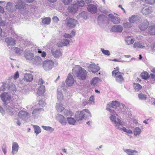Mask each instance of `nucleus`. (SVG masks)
I'll list each match as a JSON object with an SVG mask.
<instances>
[{"label": "nucleus", "instance_id": "obj_1", "mask_svg": "<svg viewBox=\"0 0 155 155\" xmlns=\"http://www.w3.org/2000/svg\"><path fill=\"white\" fill-rule=\"evenodd\" d=\"M73 73H76V76L79 79L85 80L87 77V72L79 65H76L72 69Z\"/></svg>", "mask_w": 155, "mask_h": 155}, {"label": "nucleus", "instance_id": "obj_40", "mask_svg": "<svg viewBox=\"0 0 155 155\" xmlns=\"http://www.w3.org/2000/svg\"><path fill=\"white\" fill-rule=\"evenodd\" d=\"M120 104L117 101H113L111 104V107L114 109H118L120 108Z\"/></svg>", "mask_w": 155, "mask_h": 155}, {"label": "nucleus", "instance_id": "obj_35", "mask_svg": "<svg viewBox=\"0 0 155 155\" xmlns=\"http://www.w3.org/2000/svg\"><path fill=\"white\" fill-rule=\"evenodd\" d=\"M125 40L127 44L128 45L133 44L135 41V40L132 36H127L125 37Z\"/></svg>", "mask_w": 155, "mask_h": 155}, {"label": "nucleus", "instance_id": "obj_23", "mask_svg": "<svg viewBox=\"0 0 155 155\" xmlns=\"http://www.w3.org/2000/svg\"><path fill=\"white\" fill-rule=\"evenodd\" d=\"M69 40L64 39L61 41H58L57 43V45L58 47H62L67 46L69 45Z\"/></svg>", "mask_w": 155, "mask_h": 155}, {"label": "nucleus", "instance_id": "obj_2", "mask_svg": "<svg viewBox=\"0 0 155 155\" xmlns=\"http://www.w3.org/2000/svg\"><path fill=\"white\" fill-rule=\"evenodd\" d=\"M75 118L78 121L82 120L86 117H91V114L87 109H84L80 112H77L75 114Z\"/></svg>", "mask_w": 155, "mask_h": 155}, {"label": "nucleus", "instance_id": "obj_3", "mask_svg": "<svg viewBox=\"0 0 155 155\" xmlns=\"http://www.w3.org/2000/svg\"><path fill=\"white\" fill-rule=\"evenodd\" d=\"M77 2L75 4H71L68 7V10L70 12L75 13L78 10L79 7H83L84 5V1L81 0L80 1H76Z\"/></svg>", "mask_w": 155, "mask_h": 155}, {"label": "nucleus", "instance_id": "obj_27", "mask_svg": "<svg viewBox=\"0 0 155 155\" xmlns=\"http://www.w3.org/2000/svg\"><path fill=\"white\" fill-rule=\"evenodd\" d=\"M101 80L97 77L93 78L90 81V84L92 86H97L98 84L101 82Z\"/></svg>", "mask_w": 155, "mask_h": 155}, {"label": "nucleus", "instance_id": "obj_17", "mask_svg": "<svg viewBox=\"0 0 155 155\" xmlns=\"http://www.w3.org/2000/svg\"><path fill=\"white\" fill-rule=\"evenodd\" d=\"M5 41L8 48H10L15 44V41L12 38H7L5 39Z\"/></svg>", "mask_w": 155, "mask_h": 155}, {"label": "nucleus", "instance_id": "obj_7", "mask_svg": "<svg viewBox=\"0 0 155 155\" xmlns=\"http://www.w3.org/2000/svg\"><path fill=\"white\" fill-rule=\"evenodd\" d=\"M54 64L52 60L48 59L43 62L42 66L45 71H48L52 69Z\"/></svg>", "mask_w": 155, "mask_h": 155}, {"label": "nucleus", "instance_id": "obj_19", "mask_svg": "<svg viewBox=\"0 0 155 155\" xmlns=\"http://www.w3.org/2000/svg\"><path fill=\"white\" fill-rule=\"evenodd\" d=\"M123 29L122 26L120 25H115L112 27L111 31L114 32L121 33Z\"/></svg>", "mask_w": 155, "mask_h": 155}, {"label": "nucleus", "instance_id": "obj_6", "mask_svg": "<svg viewBox=\"0 0 155 155\" xmlns=\"http://www.w3.org/2000/svg\"><path fill=\"white\" fill-rule=\"evenodd\" d=\"M112 76L115 78L117 82L121 83L124 80L123 77V74L117 70H114L112 72Z\"/></svg>", "mask_w": 155, "mask_h": 155}, {"label": "nucleus", "instance_id": "obj_4", "mask_svg": "<svg viewBox=\"0 0 155 155\" xmlns=\"http://www.w3.org/2000/svg\"><path fill=\"white\" fill-rule=\"evenodd\" d=\"M116 114H112L110 117V119L112 123L114 125L116 128L118 129H121L123 127V122L120 120V117H116Z\"/></svg>", "mask_w": 155, "mask_h": 155}, {"label": "nucleus", "instance_id": "obj_12", "mask_svg": "<svg viewBox=\"0 0 155 155\" xmlns=\"http://www.w3.org/2000/svg\"><path fill=\"white\" fill-rule=\"evenodd\" d=\"M100 67L98 64H96L94 63L90 64L88 67V71L93 73L97 72L100 69Z\"/></svg>", "mask_w": 155, "mask_h": 155}, {"label": "nucleus", "instance_id": "obj_60", "mask_svg": "<svg viewBox=\"0 0 155 155\" xmlns=\"http://www.w3.org/2000/svg\"><path fill=\"white\" fill-rule=\"evenodd\" d=\"M0 97H11V96L7 92H4L1 94Z\"/></svg>", "mask_w": 155, "mask_h": 155}, {"label": "nucleus", "instance_id": "obj_59", "mask_svg": "<svg viewBox=\"0 0 155 155\" xmlns=\"http://www.w3.org/2000/svg\"><path fill=\"white\" fill-rule=\"evenodd\" d=\"M57 95V97H62L63 96V94L59 88H58V89Z\"/></svg>", "mask_w": 155, "mask_h": 155}, {"label": "nucleus", "instance_id": "obj_50", "mask_svg": "<svg viewBox=\"0 0 155 155\" xmlns=\"http://www.w3.org/2000/svg\"><path fill=\"white\" fill-rule=\"evenodd\" d=\"M134 89L137 91H139L142 88L141 86L139 83H134Z\"/></svg>", "mask_w": 155, "mask_h": 155}, {"label": "nucleus", "instance_id": "obj_41", "mask_svg": "<svg viewBox=\"0 0 155 155\" xmlns=\"http://www.w3.org/2000/svg\"><path fill=\"white\" fill-rule=\"evenodd\" d=\"M56 108L59 112H61L64 109L62 104L57 103H56Z\"/></svg>", "mask_w": 155, "mask_h": 155}, {"label": "nucleus", "instance_id": "obj_47", "mask_svg": "<svg viewBox=\"0 0 155 155\" xmlns=\"http://www.w3.org/2000/svg\"><path fill=\"white\" fill-rule=\"evenodd\" d=\"M64 115L67 118L68 117H70L72 116L73 114L70 110L65 109L64 111Z\"/></svg>", "mask_w": 155, "mask_h": 155}, {"label": "nucleus", "instance_id": "obj_39", "mask_svg": "<svg viewBox=\"0 0 155 155\" xmlns=\"http://www.w3.org/2000/svg\"><path fill=\"white\" fill-rule=\"evenodd\" d=\"M22 14L25 19H28L31 16L30 13L28 10H25L22 12Z\"/></svg>", "mask_w": 155, "mask_h": 155}, {"label": "nucleus", "instance_id": "obj_38", "mask_svg": "<svg viewBox=\"0 0 155 155\" xmlns=\"http://www.w3.org/2000/svg\"><path fill=\"white\" fill-rule=\"evenodd\" d=\"M124 151L128 155H137V151L131 150H124Z\"/></svg>", "mask_w": 155, "mask_h": 155}, {"label": "nucleus", "instance_id": "obj_8", "mask_svg": "<svg viewBox=\"0 0 155 155\" xmlns=\"http://www.w3.org/2000/svg\"><path fill=\"white\" fill-rule=\"evenodd\" d=\"M67 25L70 28H74L78 24L77 20L71 18H67L65 20Z\"/></svg>", "mask_w": 155, "mask_h": 155}, {"label": "nucleus", "instance_id": "obj_44", "mask_svg": "<svg viewBox=\"0 0 155 155\" xmlns=\"http://www.w3.org/2000/svg\"><path fill=\"white\" fill-rule=\"evenodd\" d=\"M140 76L143 79L145 80H147L149 78V75L146 71H143L141 73Z\"/></svg>", "mask_w": 155, "mask_h": 155}, {"label": "nucleus", "instance_id": "obj_32", "mask_svg": "<svg viewBox=\"0 0 155 155\" xmlns=\"http://www.w3.org/2000/svg\"><path fill=\"white\" fill-rule=\"evenodd\" d=\"M23 79L24 80L30 82L32 81L33 76L31 74L27 73L24 75Z\"/></svg>", "mask_w": 155, "mask_h": 155}, {"label": "nucleus", "instance_id": "obj_9", "mask_svg": "<svg viewBox=\"0 0 155 155\" xmlns=\"http://www.w3.org/2000/svg\"><path fill=\"white\" fill-rule=\"evenodd\" d=\"M98 6L96 3L91 4L88 5L87 9L88 11L92 14L97 12Z\"/></svg>", "mask_w": 155, "mask_h": 155}, {"label": "nucleus", "instance_id": "obj_33", "mask_svg": "<svg viewBox=\"0 0 155 155\" xmlns=\"http://www.w3.org/2000/svg\"><path fill=\"white\" fill-rule=\"evenodd\" d=\"M45 92V86L44 85H41L38 87L37 94L39 96H42Z\"/></svg>", "mask_w": 155, "mask_h": 155}, {"label": "nucleus", "instance_id": "obj_13", "mask_svg": "<svg viewBox=\"0 0 155 155\" xmlns=\"http://www.w3.org/2000/svg\"><path fill=\"white\" fill-rule=\"evenodd\" d=\"M149 22L147 20L145 19L138 25L139 28L141 31L145 30L149 26Z\"/></svg>", "mask_w": 155, "mask_h": 155}, {"label": "nucleus", "instance_id": "obj_63", "mask_svg": "<svg viewBox=\"0 0 155 155\" xmlns=\"http://www.w3.org/2000/svg\"><path fill=\"white\" fill-rule=\"evenodd\" d=\"M63 37L66 38H72L71 35L67 33H65L63 36Z\"/></svg>", "mask_w": 155, "mask_h": 155}, {"label": "nucleus", "instance_id": "obj_55", "mask_svg": "<svg viewBox=\"0 0 155 155\" xmlns=\"http://www.w3.org/2000/svg\"><path fill=\"white\" fill-rule=\"evenodd\" d=\"M120 130H122L124 132H127L128 134H132V131L131 130L129 129H127L125 127H122L121 129Z\"/></svg>", "mask_w": 155, "mask_h": 155}, {"label": "nucleus", "instance_id": "obj_58", "mask_svg": "<svg viewBox=\"0 0 155 155\" xmlns=\"http://www.w3.org/2000/svg\"><path fill=\"white\" fill-rule=\"evenodd\" d=\"M38 104L41 106H44L45 104V102L43 100H40L38 101Z\"/></svg>", "mask_w": 155, "mask_h": 155}, {"label": "nucleus", "instance_id": "obj_22", "mask_svg": "<svg viewBox=\"0 0 155 155\" xmlns=\"http://www.w3.org/2000/svg\"><path fill=\"white\" fill-rule=\"evenodd\" d=\"M15 7L19 9H24L25 4L22 0H17L15 2Z\"/></svg>", "mask_w": 155, "mask_h": 155}, {"label": "nucleus", "instance_id": "obj_56", "mask_svg": "<svg viewBox=\"0 0 155 155\" xmlns=\"http://www.w3.org/2000/svg\"><path fill=\"white\" fill-rule=\"evenodd\" d=\"M37 51L39 53L41 54V56L43 57H45L46 56V53L44 51H42L41 49H38Z\"/></svg>", "mask_w": 155, "mask_h": 155}, {"label": "nucleus", "instance_id": "obj_31", "mask_svg": "<svg viewBox=\"0 0 155 155\" xmlns=\"http://www.w3.org/2000/svg\"><path fill=\"white\" fill-rule=\"evenodd\" d=\"M44 110V109L42 108H36L33 111L32 113L33 116L35 118L37 117L40 113Z\"/></svg>", "mask_w": 155, "mask_h": 155}, {"label": "nucleus", "instance_id": "obj_21", "mask_svg": "<svg viewBox=\"0 0 155 155\" xmlns=\"http://www.w3.org/2000/svg\"><path fill=\"white\" fill-rule=\"evenodd\" d=\"M140 19L141 17L139 15H134L129 17V21L130 23H134L138 22Z\"/></svg>", "mask_w": 155, "mask_h": 155}, {"label": "nucleus", "instance_id": "obj_49", "mask_svg": "<svg viewBox=\"0 0 155 155\" xmlns=\"http://www.w3.org/2000/svg\"><path fill=\"white\" fill-rule=\"evenodd\" d=\"M33 127L34 129L35 132L38 134L41 132V130L40 127L38 126L34 125Z\"/></svg>", "mask_w": 155, "mask_h": 155}, {"label": "nucleus", "instance_id": "obj_52", "mask_svg": "<svg viewBox=\"0 0 155 155\" xmlns=\"http://www.w3.org/2000/svg\"><path fill=\"white\" fill-rule=\"evenodd\" d=\"M106 110L107 111H108L110 112V115L112 114H116V115L117 116H118V113H121V112H116V111L113 110L111 109L109 107H107L106 108Z\"/></svg>", "mask_w": 155, "mask_h": 155}, {"label": "nucleus", "instance_id": "obj_5", "mask_svg": "<svg viewBox=\"0 0 155 155\" xmlns=\"http://www.w3.org/2000/svg\"><path fill=\"white\" fill-rule=\"evenodd\" d=\"M3 102L4 107L6 109L7 111L9 114H13V109L10 106L11 97H1Z\"/></svg>", "mask_w": 155, "mask_h": 155}, {"label": "nucleus", "instance_id": "obj_61", "mask_svg": "<svg viewBox=\"0 0 155 155\" xmlns=\"http://www.w3.org/2000/svg\"><path fill=\"white\" fill-rule=\"evenodd\" d=\"M145 2L148 4H153L155 2V0H145Z\"/></svg>", "mask_w": 155, "mask_h": 155}, {"label": "nucleus", "instance_id": "obj_11", "mask_svg": "<svg viewBox=\"0 0 155 155\" xmlns=\"http://www.w3.org/2000/svg\"><path fill=\"white\" fill-rule=\"evenodd\" d=\"M144 6L142 8L141 10V13L144 15H147L151 13L152 12V9L151 7L148 5H143Z\"/></svg>", "mask_w": 155, "mask_h": 155}, {"label": "nucleus", "instance_id": "obj_48", "mask_svg": "<svg viewBox=\"0 0 155 155\" xmlns=\"http://www.w3.org/2000/svg\"><path fill=\"white\" fill-rule=\"evenodd\" d=\"M13 51L16 54L18 55H21L23 52L22 49H20L18 47H14L13 48Z\"/></svg>", "mask_w": 155, "mask_h": 155}, {"label": "nucleus", "instance_id": "obj_64", "mask_svg": "<svg viewBox=\"0 0 155 155\" xmlns=\"http://www.w3.org/2000/svg\"><path fill=\"white\" fill-rule=\"evenodd\" d=\"M151 51L152 53H155V44H154L151 47Z\"/></svg>", "mask_w": 155, "mask_h": 155}, {"label": "nucleus", "instance_id": "obj_34", "mask_svg": "<svg viewBox=\"0 0 155 155\" xmlns=\"http://www.w3.org/2000/svg\"><path fill=\"white\" fill-rule=\"evenodd\" d=\"M147 31L149 34L151 35H155V24L150 25Z\"/></svg>", "mask_w": 155, "mask_h": 155}, {"label": "nucleus", "instance_id": "obj_45", "mask_svg": "<svg viewBox=\"0 0 155 155\" xmlns=\"http://www.w3.org/2000/svg\"><path fill=\"white\" fill-rule=\"evenodd\" d=\"M51 18L49 17H45L42 19V22L44 24L48 25L51 22Z\"/></svg>", "mask_w": 155, "mask_h": 155}, {"label": "nucleus", "instance_id": "obj_62", "mask_svg": "<svg viewBox=\"0 0 155 155\" xmlns=\"http://www.w3.org/2000/svg\"><path fill=\"white\" fill-rule=\"evenodd\" d=\"M19 77V73L18 71H16L13 76V79L16 80Z\"/></svg>", "mask_w": 155, "mask_h": 155}, {"label": "nucleus", "instance_id": "obj_53", "mask_svg": "<svg viewBox=\"0 0 155 155\" xmlns=\"http://www.w3.org/2000/svg\"><path fill=\"white\" fill-rule=\"evenodd\" d=\"M42 127L44 130L47 131H50L51 132H52L54 130V129L50 127L42 126Z\"/></svg>", "mask_w": 155, "mask_h": 155}, {"label": "nucleus", "instance_id": "obj_20", "mask_svg": "<svg viewBox=\"0 0 155 155\" xmlns=\"http://www.w3.org/2000/svg\"><path fill=\"white\" fill-rule=\"evenodd\" d=\"M120 110H119V109L118 112H121V113H118V116L120 115V114H126L128 111V108L127 106H125L123 104H121L120 105Z\"/></svg>", "mask_w": 155, "mask_h": 155}, {"label": "nucleus", "instance_id": "obj_37", "mask_svg": "<svg viewBox=\"0 0 155 155\" xmlns=\"http://www.w3.org/2000/svg\"><path fill=\"white\" fill-rule=\"evenodd\" d=\"M77 18L78 19L86 20L87 18L86 13L85 12H83L79 13L77 16Z\"/></svg>", "mask_w": 155, "mask_h": 155}, {"label": "nucleus", "instance_id": "obj_30", "mask_svg": "<svg viewBox=\"0 0 155 155\" xmlns=\"http://www.w3.org/2000/svg\"><path fill=\"white\" fill-rule=\"evenodd\" d=\"M24 55L26 59L28 60H32L33 58L34 57V54L28 51H25Z\"/></svg>", "mask_w": 155, "mask_h": 155}, {"label": "nucleus", "instance_id": "obj_18", "mask_svg": "<svg viewBox=\"0 0 155 155\" xmlns=\"http://www.w3.org/2000/svg\"><path fill=\"white\" fill-rule=\"evenodd\" d=\"M108 16L110 19L114 24H118L120 23V19L119 17L115 16L112 14H109Z\"/></svg>", "mask_w": 155, "mask_h": 155}, {"label": "nucleus", "instance_id": "obj_46", "mask_svg": "<svg viewBox=\"0 0 155 155\" xmlns=\"http://www.w3.org/2000/svg\"><path fill=\"white\" fill-rule=\"evenodd\" d=\"M106 18V17L104 15H100L98 17L97 21L99 24L100 25V23L103 22Z\"/></svg>", "mask_w": 155, "mask_h": 155}, {"label": "nucleus", "instance_id": "obj_51", "mask_svg": "<svg viewBox=\"0 0 155 155\" xmlns=\"http://www.w3.org/2000/svg\"><path fill=\"white\" fill-rule=\"evenodd\" d=\"M7 87V83L3 82L2 85L0 87V91H5L6 90Z\"/></svg>", "mask_w": 155, "mask_h": 155}, {"label": "nucleus", "instance_id": "obj_15", "mask_svg": "<svg viewBox=\"0 0 155 155\" xmlns=\"http://www.w3.org/2000/svg\"><path fill=\"white\" fill-rule=\"evenodd\" d=\"M65 82L66 84L68 86H72L74 82V80L73 76L69 74L66 79Z\"/></svg>", "mask_w": 155, "mask_h": 155}, {"label": "nucleus", "instance_id": "obj_24", "mask_svg": "<svg viewBox=\"0 0 155 155\" xmlns=\"http://www.w3.org/2000/svg\"><path fill=\"white\" fill-rule=\"evenodd\" d=\"M7 87L8 89L10 91L14 92L16 91V88L15 85L10 81L7 83Z\"/></svg>", "mask_w": 155, "mask_h": 155}, {"label": "nucleus", "instance_id": "obj_26", "mask_svg": "<svg viewBox=\"0 0 155 155\" xmlns=\"http://www.w3.org/2000/svg\"><path fill=\"white\" fill-rule=\"evenodd\" d=\"M15 5L14 3L8 2L6 6V8L8 11L13 12L16 9V8Z\"/></svg>", "mask_w": 155, "mask_h": 155}, {"label": "nucleus", "instance_id": "obj_54", "mask_svg": "<svg viewBox=\"0 0 155 155\" xmlns=\"http://www.w3.org/2000/svg\"><path fill=\"white\" fill-rule=\"evenodd\" d=\"M101 51L104 54L107 56L110 55V52L109 51L105 50L102 48H101Z\"/></svg>", "mask_w": 155, "mask_h": 155}, {"label": "nucleus", "instance_id": "obj_29", "mask_svg": "<svg viewBox=\"0 0 155 155\" xmlns=\"http://www.w3.org/2000/svg\"><path fill=\"white\" fill-rule=\"evenodd\" d=\"M51 53L55 58H59L62 55L61 51L58 49H53L51 50Z\"/></svg>", "mask_w": 155, "mask_h": 155}, {"label": "nucleus", "instance_id": "obj_28", "mask_svg": "<svg viewBox=\"0 0 155 155\" xmlns=\"http://www.w3.org/2000/svg\"><path fill=\"white\" fill-rule=\"evenodd\" d=\"M19 146L16 142H13L12 143V153L13 155L16 154L18 150Z\"/></svg>", "mask_w": 155, "mask_h": 155}, {"label": "nucleus", "instance_id": "obj_16", "mask_svg": "<svg viewBox=\"0 0 155 155\" xmlns=\"http://www.w3.org/2000/svg\"><path fill=\"white\" fill-rule=\"evenodd\" d=\"M42 61L41 58L38 56H35L32 60V63L37 66L41 65Z\"/></svg>", "mask_w": 155, "mask_h": 155}, {"label": "nucleus", "instance_id": "obj_25", "mask_svg": "<svg viewBox=\"0 0 155 155\" xmlns=\"http://www.w3.org/2000/svg\"><path fill=\"white\" fill-rule=\"evenodd\" d=\"M133 47L134 48H144L145 47L144 43L140 41L135 42L134 44Z\"/></svg>", "mask_w": 155, "mask_h": 155}, {"label": "nucleus", "instance_id": "obj_57", "mask_svg": "<svg viewBox=\"0 0 155 155\" xmlns=\"http://www.w3.org/2000/svg\"><path fill=\"white\" fill-rule=\"evenodd\" d=\"M123 25L125 28H129L131 26V24L127 22L124 23L123 24Z\"/></svg>", "mask_w": 155, "mask_h": 155}, {"label": "nucleus", "instance_id": "obj_10", "mask_svg": "<svg viewBox=\"0 0 155 155\" xmlns=\"http://www.w3.org/2000/svg\"><path fill=\"white\" fill-rule=\"evenodd\" d=\"M18 116L20 119L26 120L30 117V114L27 112L21 110L19 112Z\"/></svg>", "mask_w": 155, "mask_h": 155}, {"label": "nucleus", "instance_id": "obj_14", "mask_svg": "<svg viewBox=\"0 0 155 155\" xmlns=\"http://www.w3.org/2000/svg\"><path fill=\"white\" fill-rule=\"evenodd\" d=\"M56 120L61 124L64 125L67 124V120L66 118L62 115L61 114H58L56 116Z\"/></svg>", "mask_w": 155, "mask_h": 155}, {"label": "nucleus", "instance_id": "obj_43", "mask_svg": "<svg viewBox=\"0 0 155 155\" xmlns=\"http://www.w3.org/2000/svg\"><path fill=\"white\" fill-rule=\"evenodd\" d=\"M133 132L134 135L135 136H139L140 134L141 130L139 127H136L134 129Z\"/></svg>", "mask_w": 155, "mask_h": 155}, {"label": "nucleus", "instance_id": "obj_36", "mask_svg": "<svg viewBox=\"0 0 155 155\" xmlns=\"http://www.w3.org/2000/svg\"><path fill=\"white\" fill-rule=\"evenodd\" d=\"M87 99L86 100H85L83 102L82 104L84 106H85L87 104H92L93 103H94V97H89L88 100V97H87Z\"/></svg>", "mask_w": 155, "mask_h": 155}, {"label": "nucleus", "instance_id": "obj_42", "mask_svg": "<svg viewBox=\"0 0 155 155\" xmlns=\"http://www.w3.org/2000/svg\"><path fill=\"white\" fill-rule=\"evenodd\" d=\"M67 120L68 123L69 124L74 125L76 122V120L73 117H67Z\"/></svg>", "mask_w": 155, "mask_h": 155}]
</instances>
